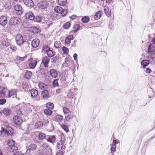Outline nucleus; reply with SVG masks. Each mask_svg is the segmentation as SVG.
Returning <instances> with one entry per match:
<instances>
[{
	"label": "nucleus",
	"mask_w": 155,
	"mask_h": 155,
	"mask_svg": "<svg viewBox=\"0 0 155 155\" xmlns=\"http://www.w3.org/2000/svg\"><path fill=\"white\" fill-rule=\"evenodd\" d=\"M17 113L19 115H22V112L20 109H18L17 111Z\"/></svg>",
	"instance_id": "69168bd1"
},
{
	"label": "nucleus",
	"mask_w": 155,
	"mask_h": 155,
	"mask_svg": "<svg viewBox=\"0 0 155 155\" xmlns=\"http://www.w3.org/2000/svg\"><path fill=\"white\" fill-rule=\"evenodd\" d=\"M6 90L4 87H0V97L3 98L5 96Z\"/></svg>",
	"instance_id": "dca6fc26"
},
{
	"label": "nucleus",
	"mask_w": 155,
	"mask_h": 155,
	"mask_svg": "<svg viewBox=\"0 0 155 155\" xmlns=\"http://www.w3.org/2000/svg\"><path fill=\"white\" fill-rule=\"evenodd\" d=\"M31 94V96L34 98L36 97L38 95V91L34 89H32L30 90Z\"/></svg>",
	"instance_id": "2eb2a0df"
},
{
	"label": "nucleus",
	"mask_w": 155,
	"mask_h": 155,
	"mask_svg": "<svg viewBox=\"0 0 155 155\" xmlns=\"http://www.w3.org/2000/svg\"><path fill=\"white\" fill-rule=\"evenodd\" d=\"M46 107L50 109H53L54 107V105L51 103H47L46 105Z\"/></svg>",
	"instance_id": "4c0bfd02"
},
{
	"label": "nucleus",
	"mask_w": 155,
	"mask_h": 155,
	"mask_svg": "<svg viewBox=\"0 0 155 155\" xmlns=\"http://www.w3.org/2000/svg\"><path fill=\"white\" fill-rule=\"evenodd\" d=\"M13 130H6L5 133H6L7 135L8 136H11L13 134Z\"/></svg>",
	"instance_id": "864d4df0"
},
{
	"label": "nucleus",
	"mask_w": 155,
	"mask_h": 155,
	"mask_svg": "<svg viewBox=\"0 0 155 155\" xmlns=\"http://www.w3.org/2000/svg\"><path fill=\"white\" fill-rule=\"evenodd\" d=\"M50 50V48L47 46H44L43 48V51L45 52H46L47 53L48 52V51Z\"/></svg>",
	"instance_id": "6e6d98bb"
},
{
	"label": "nucleus",
	"mask_w": 155,
	"mask_h": 155,
	"mask_svg": "<svg viewBox=\"0 0 155 155\" xmlns=\"http://www.w3.org/2000/svg\"><path fill=\"white\" fill-rule=\"evenodd\" d=\"M53 85L54 87H57L58 86V80L57 79L55 80L53 83Z\"/></svg>",
	"instance_id": "052dcab7"
},
{
	"label": "nucleus",
	"mask_w": 155,
	"mask_h": 155,
	"mask_svg": "<svg viewBox=\"0 0 155 155\" xmlns=\"http://www.w3.org/2000/svg\"><path fill=\"white\" fill-rule=\"evenodd\" d=\"M81 21L84 23L87 22V16H85L83 17L81 19Z\"/></svg>",
	"instance_id": "bf43d9fd"
},
{
	"label": "nucleus",
	"mask_w": 155,
	"mask_h": 155,
	"mask_svg": "<svg viewBox=\"0 0 155 155\" xmlns=\"http://www.w3.org/2000/svg\"><path fill=\"white\" fill-rule=\"evenodd\" d=\"M9 45L10 44L9 42L5 40L2 41L1 42V46L5 48L9 46Z\"/></svg>",
	"instance_id": "a878e982"
},
{
	"label": "nucleus",
	"mask_w": 155,
	"mask_h": 155,
	"mask_svg": "<svg viewBox=\"0 0 155 155\" xmlns=\"http://www.w3.org/2000/svg\"><path fill=\"white\" fill-rule=\"evenodd\" d=\"M44 113L47 115H50L52 114V111L50 109H47L44 110Z\"/></svg>",
	"instance_id": "ea45409f"
},
{
	"label": "nucleus",
	"mask_w": 155,
	"mask_h": 155,
	"mask_svg": "<svg viewBox=\"0 0 155 155\" xmlns=\"http://www.w3.org/2000/svg\"><path fill=\"white\" fill-rule=\"evenodd\" d=\"M21 19L18 18H13L11 19L9 21L10 24L15 25L19 23L21 21Z\"/></svg>",
	"instance_id": "0eeeda50"
},
{
	"label": "nucleus",
	"mask_w": 155,
	"mask_h": 155,
	"mask_svg": "<svg viewBox=\"0 0 155 155\" xmlns=\"http://www.w3.org/2000/svg\"><path fill=\"white\" fill-rule=\"evenodd\" d=\"M47 141L51 143H54L55 140V137L54 136H51L47 139Z\"/></svg>",
	"instance_id": "c9c22d12"
},
{
	"label": "nucleus",
	"mask_w": 155,
	"mask_h": 155,
	"mask_svg": "<svg viewBox=\"0 0 155 155\" xmlns=\"http://www.w3.org/2000/svg\"><path fill=\"white\" fill-rule=\"evenodd\" d=\"M61 45V43L59 41H55L54 43V46L56 48H59Z\"/></svg>",
	"instance_id": "09e8293b"
},
{
	"label": "nucleus",
	"mask_w": 155,
	"mask_h": 155,
	"mask_svg": "<svg viewBox=\"0 0 155 155\" xmlns=\"http://www.w3.org/2000/svg\"><path fill=\"white\" fill-rule=\"evenodd\" d=\"M46 27L47 28H49L50 26L52 24V23L50 21H49V20L47 21L46 22Z\"/></svg>",
	"instance_id": "5fc2aeb1"
},
{
	"label": "nucleus",
	"mask_w": 155,
	"mask_h": 155,
	"mask_svg": "<svg viewBox=\"0 0 155 155\" xmlns=\"http://www.w3.org/2000/svg\"><path fill=\"white\" fill-rule=\"evenodd\" d=\"M110 146H111V153H112L116 151V146L115 144L112 143L110 145Z\"/></svg>",
	"instance_id": "72a5a7b5"
},
{
	"label": "nucleus",
	"mask_w": 155,
	"mask_h": 155,
	"mask_svg": "<svg viewBox=\"0 0 155 155\" xmlns=\"http://www.w3.org/2000/svg\"><path fill=\"white\" fill-rule=\"evenodd\" d=\"M54 10L56 12L61 14V15L62 16H65L67 13V10L66 9H63L62 7L59 6L55 7Z\"/></svg>",
	"instance_id": "7ed1b4c3"
},
{
	"label": "nucleus",
	"mask_w": 155,
	"mask_h": 155,
	"mask_svg": "<svg viewBox=\"0 0 155 155\" xmlns=\"http://www.w3.org/2000/svg\"><path fill=\"white\" fill-rule=\"evenodd\" d=\"M32 75V72L29 71H27L26 72L25 74V78L27 79H29L31 78Z\"/></svg>",
	"instance_id": "c85d7f7f"
},
{
	"label": "nucleus",
	"mask_w": 155,
	"mask_h": 155,
	"mask_svg": "<svg viewBox=\"0 0 155 155\" xmlns=\"http://www.w3.org/2000/svg\"><path fill=\"white\" fill-rule=\"evenodd\" d=\"M64 153L62 151H60L56 153V155H63Z\"/></svg>",
	"instance_id": "774afa93"
},
{
	"label": "nucleus",
	"mask_w": 155,
	"mask_h": 155,
	"mask_svg": "<svg viewBox=\"0 0 155 155\" xmlns=\"http://www.w3.org/2000/svg\"><path fill=\"white\" fill-rule=\"evenodd\" d=\"M3 113L4 114L8 116L11 114V110L9 109L5 108L3 110Z\"/></svg>",
	"instance_id": "bb28decb"
},
{
	"label": "nucleus",
	"mask_w": 155,
	"mask_h": 155,
	"mask_svg": "<svg viewBox=\"0 0 155 155\" xmlns=\"http://www.w3.org/2000/svg\"><path fill=\"white\" fill-rule=\"evenodd\" d=\"M71 61L68 58L65 59V62L63 64V66L64 67H68L71 65Z\"/></svg>",
	"instance_id": "4be33fe9"
},
{
	"label": "nucleus",
	"mask_w": 155,
	"mask_h": 155,
	"mask_svg": "<svg viewBox=\"0 0 155 155\" xmlns=\"http://www.w3.org/2000/svg\"><path fill=\"white\" fill-rule=\"evenodd\" d=\"M41 16H37L35 18V21L37 22H40L41 21Z\"/></svg>",
	"instance_id": "4d7b16f0"
},
{
	"label": "nucleus",
	"mask_w": 155,
	"mask_h": 155,
	"mask_svg": "<svg viewBox=\"0 0 155 155\" xmlns=\"http://www.w3.org/2000/svg\"><path fill=\"white\" fill-rule=\"evenodd\" d=\"M25 17L27 19L32 20L34 19L35 16L32 12H29L25 14Z\"/></svg>",
	"instance_id": "f8f14e48"
},
{
	"label": "nucleus",
	"mask_w": 155,
	"mask_h": 155,
	"mask_svg": "<svg viewBox=\"0 0 155 155\" xmlns=\"http://www.w3.org/2000/svg\"><path fill=\"white\" fill-rule=\"evenodd\" d=\"M25 5L29 7H32L34 6V3L32 0H23Z\"/></svg>",
	"instance_id": "4468645a"
},
{
	"label": "nucleus",
	"mask_w": 155,
	"mask_h": 155,
	"mask_svg": "<svg viewBox=\"0 0 155 155\" xmlns=\"http://www.w3.org/2000/svg\"><path fill=\"white\" fill-rule=\"evenodd\" d=\"M15 39L16 43L19 45H21L25 42L22 36L20 34L17 35L16 36Z\"/></svg>",
	"instance_id": "20e7f679"
},
{
	"label": "nucleus",
	"mask_w": 155,
	"mask_h": 155,
	"mask_svg": "<svg viewBox=\"0 0 155 155\" xmlns=\"http://www.w3.org/2000/svg\"><path fill=\"white\" fill-rule=\"evenodd\" d=\"M47 2L45 1H41L39 2L38 5V7L41 9H45L47 8L48 5Z\"/></svg>",
	"instance_id": "9d476101"
},
{
	"label": "nucleus",
	"mask_w": 155,
	"mask_h": 155,
	"mask_svg": "<svg viewBox=\"0 0 155 155\" xmlns=\"http://www.w3.org/2000/svg\"><path fill=\"white\" fill-rule=\"evenodd\" d=\"M71 25L70 23L69 22L66 23L64 25V28L65 29H68L70 27Z\"/></svg>",
	"instance_id": "a18cd8bd"
},
{
	"label": "nucleus",
	"mask_w": 155,
	"mask_h": 155,
	"mask_svg": "<svg viewBox=\"0 0 155 155\" xmlns=\"http://www.w3.org/2000/svg\"><path fill=\"white\" fill-rule=\"evenodd\" d=\"M61 128L64 129L66 132H68L69 131V129L67 125L64 124H61Z\"/></svg>",
	"instance_id": "a19ab883"
},
{
	"label": "nucleus",
	"mask_w": 155,
	"mask_h": 155,
	"mask_svg": "<svg viewBox=\"0 0 155 155\" xmlns=\"http://www.w3.org/2000/svg\"><path fill=\"white\" fill-rule=\"evenodd\" d=\"M39 42L40 41L38 39H34L32 41L31 45L33 47L36 48L39 45Z\"/></svg>",
	"instance_id": "aec40b11"
},
{
	"label": "nucleus",
	"mask_w": 155,
	"mask_h": 155,
	"mask_svg": "<svg viewBox=\"0 0 155 155\" xmlns=\"http://www.w3.org/2000/svg\"><path fill=\"white\" fill-rule=\"evenodd\" d=\"M79 27L80 26L78 24H77L75 25L74 26V29L73 30L74 32V33L77 32L79 29Z\"/></svg>",
	"instance_id": "c03bdc74"
},
{
	"label": "nucleus",
	"mask_w": 155,
	"mask_h": 155,
	"mask_svg": "<svg viewBox=\"0 0 155 155\" xmlns=\"http://www.w3.org/2000/svg\"><path fill=\"white\" fill-rule=\"evenodd\" d=\"M150 63L148 60H144L141 62V64L143 68H145Z\"/></svg>",
	"instance_id": "5701e85b"
},
{
	"label": "nucleus",
	"mask_w": 155,
	"mask_h": 155,
	"mask_svg": "<svg viewBox=\"0 0 155 155\" xmlns=\"http://www.w3.org/2000/svg\"><path fill=\"white\" fill-rule=\"evenodd\" d=\"M47 53L48 56L50 57H51L54 55L53 52L51 50H50L48 51V52Z\"/></svg>",
	"instance_id": "de8ad7c7"
},
{
	"label": "nucleus",
	"mask_w": 155,
	"mask_h": 155,
	"mask_svg": "<svg viewBox=\"0 0 155 155\" xmlns=\"http://www.w3.org/2000/svg\"><path fill=\"white\" fill-rule=\"evenodd\" d=\"M62 50L64 54H67L68 53L69 49L68 48L64 46H63L62 47Z\"/></svg>",
	"instance_id": "37998d69"
},
{
	"label": "nucleus",
	"mask_w": 155,
	"mask_h": 155,
	"mask_svg": "<svg viewBox=\"0 0 155 155\" xmlns=\"http://www.w3.org/2000/svg\"><path fill=\"white\" fill-rule=\"evenodd\" d=\"M41 96L44 99H46L48 98L49 97L48 91L46 90L43 91L42 92Z\"/></svg>",
	"instance_id": "412c9836"
},
{
	"label": "nucleus",
	"mask_w": 155,
	"mask_h": 155,
	"mask_svg": "<svg viewBox=\"0 0 155 155\" xmlns=\"http://www.w3.org/2000/svg\"><path fill=\"white\" fill-rule=\"evenodd\" d=\"M42 146L43 147L48 149L49 152L50 153L51 152V150L50 149V147L47 143H43Z\"/></svg>",
	"instance_id": "e433bc0d"
},
{
	"label": "nucleus",
	"mask_w": 155,
	"mask_h": 155,
	"mask_svg": "<svg viewBox=\"0 0 155 155\" xmlns=\"http://www.w3.org/2000/svg\"><path fill=\"white\" fill-rule=\"evenodd\" d=\"M29 147L30 148H27V152H28V148L29 150H35L36 149L37 146L36 145H35V144H31L29 146Z\"/></svg>",
	"instance_id": "f704fd0d"
},
{
	"label": "nucleus",
	"mask_w": 155,
	"mask_h": 155,
	"mask_svg": "<svg viewBox=\"0 0 155 155\" xmlns=\"http://www.w3.org/2000/svg\"><path fill=\"white\" fill-rule=\"evenodd\" d=\"M15 10L16 11V13L18 15H21L23 12L22 8L21 5L18 4L15 5L14 7Z\"/></svg>",
	"instance_id": "39448f33"
},
{
	"label": "nucleus",
	"mask_w": 155,
	"mask_h": 155,
	"mask_svg": "<svg viewBox=\"0 0 155 155\" xmlns=\"http://www.w3.org/2000/svg\"><path fill=\"white\" fill-rule=\"evenodd\" d=\"M38 85L39 88L41 90L46 89L47 87V85L42 83H39Z\"/></svg>",
	"instance_id": "2f4dec72"
},
{
	"label": "nucleus",
	"mask_w": 155,
	"mask_h": 155,
	"mask_svg": "<svg viewBox=\"0 0 155 155\" xmlns=\"http://www.w3.org/2000/svg\"><path fill=\"white\" fill-rule=\"evenodd\" d=\"M3 125L5 127H8V121H5L3 122Z\"/></svg>",
	"instance_id": "e2e57ef3"
},
{
	"label": "nucleus",
	"mask_w": 155,
	"mask_h": 155,
	"mask_svg": "<svg viewBox=\"0 0 155 155\" xmlns=\"http://www.w3.org/2000/svg\"><path fill=\"white\" fill-rule=\"evenodd\" d=\"M58 4L61 5H64L66 4V0H58Z\"/></svg>",
	"instance_id": "79ce46f5"
},
{
	"label": "nucleus",
	"mask_w": 155,
	"mask_h": 155,
	"mask_svg": "<svg viewBox=\"0 0 155 155\" xmlns=\"http://www.w3.org/2000/svg\"><path fill=\"white\" fill-rule=\"evenodd\" d=\"M43 125V124L41 122H38L35 124V126L36 128L39 127Z\"/></svg>",
	"instance_id": "603ef678"
},
{
	"label": "nucleus",
	"mask_w": 155,
	"mask_h": 155,
	"mask_svg": "<svg viewBox=\"0 0 155 155\" xmlns=\"http://www.w3.org/2000/svg\"><path fill=\"white\" fill-rule=\"evenodd\" d=\"M63 111L64 113L65 114H69L70 112L69 110L67 107H65L63 108Z\"/></svg>",
	"instance_id": "49530a36"
},
{
	"label": "nucleus",
	"mask_w": 155,
	"mask_h": 155,
	"mask_svg": "<svg viewBox=\"0 0 155 155\" xmlns=\"http://www.w3.org/2000/svg\"><path fill=\"white\" fill-rule=\"evenodd\" d=\"M101 11H99L97 12L94 15V18L95 20H98L101 18Z\"/></svg>",
	"instance_id": "cd10ccee"
},
{
	"label": "nucleus",
	"mask_w": 155,
	"mask_h": 155,
	"mask_svg": "<svg viewBox=\"0 0 155 155\" xmlns=\"http://www.w3.org/2000/svg\"><path fill=\"white\" fill-rule=\"evenodd\" d=\"M150 55L148 57V60L152 64H155V53H150Z\"/></svg>",
	"instance_id": "1a4fd4ad"
},
{
	"label": "nucleus",
	"mask_w": 155,
	"mask_h": 155,
	"mask_svg": "<svg viewBox=\"0 0 155 155\" xmlns=\"http://www.w3.org/2000/svg\"><path fill=\"white\" fill-rule=\"evenodd\" d=\"M27 58V56H25L23 57H18L17 58V59L18 60L21 61H22L24 60L25 59H26Z\"/></svg>",
	"instance_id": "8fccbe9b"
},
{
	"label": "nucleus",
	"mask_w": 155,
	"mask_h": 155,
	"mask_svg": "<svg viewBox=\"0 0 155 155\" xmlns=\"http://www.w3.org/2000/svg\"><path fill=\"white\" fill-rule=\"evenodd\" d=\"M155 51V46L153 44H150V45L148 47V53H153Z\"/></svg>",
	"instance_id": "a211bd4d"
},
{
	"label": "nucleus",
	"mask_w": 155,
	"mask_h": 155,
	"mask_svg": "<svg viewBox=\"0 0 155 155\" xmlns=\"http://www.w3.org/2000/svg\"><path fill=\"white\" fill-rule=\"evenodd\" d=\"M11 48L13 51H15L16 50V48L15 46H12L10 47Z\"/></svg>",
	"instance_id": "338daca9"
},
{
	"label": "nucleus",
	"mask_w": 155,
	"mask_h": 155,
	"mask_svg": "<svg viewBox=\"0 0 155 155\" xmlns=\"http://www.w3.org/2000/svg\"><path fill=\"white\" fill-rule=\"evenodd\" d=\"M8 149L11 152H14L13 154L15 155H19L18 153L16 152L15 151H16L18 150V147L15 146L14 145L11 147L8 148Z\"/></svg>",
	"instance_id": "f3484780"
},
{
	"label": "nucleus",
	"mask_w": 155,
	"mask_h": 155,
	"mask_svg": "<svg viewBox=\"0 0 155 155\" xmlns=\"http://www.w3.org/2000/svg\"><path fill=\"white\" fill-rule=\"evenodd\" d=\"M46 135L43 133H39L38 136L35 137V140L36 142H38V140H42L45 138Z\"/></svg>",
	"instance_id": "6e6552de"
},
{
	"label": "nucleus",
	"mask_w": 155,
	"mask_h": 155,
	"mask_svg": "<svg viewBox=\"0 0 155 155\" xmlns=\"http://www.w3.org/2000/svg\"><path fill=\"white\" fill-rule=\"evenodd\" d=\"M66 145V139L64 136H61V139L57 143V147L59 149H64Z\"/></svg>",
	"instance_id": "f257e3e1"
},
{
	"label": "nucleus",
	"mask_w": 155,
	"mask_h": 155,
	"mask_svg": "<svg viewBox=\"0 0 155 155\" xmlns=\"http://www.w3.org/2000/svg\"><path fill=\"white\" fill-rule=\"evenodd\" d=\"M29 62V66L31 69H34L35 67L37 62L35 60H33L32 58H31L28 60Z\"/></svg>",
	"instance_id": "423d86ee"
},
{
	"label": "nucleus",
	"mask_w": 155,
	"mask_h": 155,
	"mask_svg": "<svg viewBox=\"0 0 155 155\" xmlns=\"http://www.w3.org/2000/svg\"><path fill=\"white\" fill-rule=\"evenodd\" d=\"M50 74L52 77L55 78L58 76L57 71L55 69H52L50 71Z\"/></svg>",
	"instance_id": "b1692460"
},
{
	"label": "nucleus",
	"mask_w": 155,
	"mask_h": 155,
	"mask_svg": "<svg viewBox=\"0 0 155 155\" xmlns=\"http://www.w3.org/2000/svg\"><path fill=\"white\" fill-rule=\"evenodd\" d=\"M13 124L15 127H18L20 126L23 123L21 118L18 115H15L13 118Z\"/></svg>",
	"instance_id": "f03ea898"
},
{
	"label": "nucleus",
	"mask_w": 155,
	"mask_h": 155,
	"mask_svg": "<svg viewBox=\"0 0 155 155\" xmlns=\"http://www.w3.org/2000/svg\"><path fill=\"white\" fill-rule=\"evenodd\" d=\"M72 117L71 116V115L69 114L66 116H65V120L67 121H68L72 118Z\"/></svg>",
	"instance_id": "3c124183"
},
{
	"label": "nucleus",
	"mask_w": 155,
	"mask_h": 155,
	"mask_svg": "<svg viewBox=\"0 0 155 155\" xmlns=\"http://www.w3.org/2000/svg\"><path fill=\"white\" fill-rule=\"evenodd\" d=\"M7 23V17L5 16H2L0 17V24L2 26L5 25Z\"/></svg>",
	"instance_id": "9b49d317"
},
{
	"label": "nucleus",
	"mask_w": 155,
	"mask_h": 155,
	"mask_svg": "<svg viewBox=\"0 0 155 155\" xmlns=\"http://www.w3.org/2000/svg\"><path fill=\"white\" fill-rule=\"evenodd\" d=\"M151 69L149 68H147L146 69V72L147 73H150L151 72Z\"/></svg>",
	"instance_id": "0e129e2a"
},
{
	"label": "nucleus",
	"mask_w": 155,
	"mask_h": 155,
	"mask_svg": "<svg viewBox=\"0 0 155 155\" xmlns=\"http://www.w3.org/2000/svg\"><path fill=\"white\" fill-rule=\"evenodd\" d=\"M17 91L15 89H12L10 91H9L8 94V96L9 97H11L15 94L16 93Z\"/></svg>",
	"instance_id": "c756f323"
},
{
	"label": "nucleus",
	"mask_w": 155,
	"mask_h": 155,
	"mask_svg": "<svg viewBox=\"0 0 155 155\" xmlns=\"http://www.w3.org/2000/svg\"><path fill=\"white\" fill-rule=\"evenodd\" d=\"M73 39V36L72 35H68L65 39V43L67 45L71 43V40Z\"/></svg>",
	"instance_id": "393cba45"
},
{
	"label": "nucleus",
	"mask_w": 155,
	"mask_h": 155,
	"mask_svg": "<svg viewBox=\"0 0 155 155\" xmlns=\"http://www.w3.org/2000/svg\"><path fill=\"white\" fill-rule=\"evenodd\" d=\"M63 119V117L59 115H57L55 117V120L57 121H61Z\"/></svg>",
	"instance_id": "473e14b6"
},
{
	"label": "nucleus",
	"mask_w": 155,
	"mask_h": 155,
	"mask_svg": "<svg viewBox=\"0 0 155 155\" xmlns=\"http://www.w3.org/2000/svg\"><path fill=\"white\" fill-rule=\"evenodd\" d=\"M104 11L106 15L109 17L111 16V12L110 9L107 6L104 7Z\"/></svg>",
	"instance_id": "6ab92c4d"
},
{
	"label": "nucleus",
	"mask_w": 155,
	"mask_h": 155,
	"mask_svg": "<svg viewBox=\"0 0 155 155\" xmlns=\"http://www.w3.org/2000/svg\"><path fill=\"white\" fill-rule=\"evenodd\" d=\"M49 60L50 58L47 56L43 58L42 63L44 64L45 67H48Z\"/></svg>",
	"instance_id": "ddd939ff"
},
{
	"label": "nucleus",
	"mask_w": 155,
	"mask_h": 155,
	"mask_svg": "<svg viewBox=\"0 0 155 155\" xmlns=\"http://www.w3.org/2000/svg\"><path fill=\"white\" fill-rule=\"evenodd\" d=\"M11 4L10 2H8L5 4V7L6 8L9 9L10 8Z\"/></svg>",
	"instance_id": "680f3d73"
},
{
	"label": "nucleus",
	"mask_w": 155,
	"mask_h": 155,
	"mask_svg": "<svg viewBox=\"0 0 155 155\" xmlns=\"http://www.w3.org/2000/svg\"><path fill=\"white\" fill-rule=\"evenodd\" d=\"M15 141L13 140H9L8 142V148L11 147L14 145Z\"/></svg>",
	"instance_id": "58836bf2"
},
{
	"label": "nucleus",
	"mask_w": 155,
	"mask_h": 155,
	"mask_svg": "<svg viewBox=\"0 0 155 155\" xmlns=\"http://www.w3.org/2000/svg\"><path fill=\"white\" fill-rule=\"evenodd\" d=\"M31 30L34 33H38L40 32V30L35 26H32L31 28Z\"/></svg>",
	"instance_id": "7c9ffc66"
},
{
	"label": "nucleus",
	"mask_w": 155,
	"mask_h": 155,
	"mask_svg": "<svg viewBox=\"0 0 155 155\" xmlns=\"http://www.w3.org/2000/svg\"><path fill=\"white\" fill-rule=\"evenodd\" d=\"M6 100L5 99H0V105H3L5 103Z\"/></svg>",
	"instance_id": "13d9d810"
}]
</instances>
